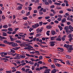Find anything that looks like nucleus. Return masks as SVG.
<instances>
[{
	"label": "nucleus",
	"instance_id": "f257e3e1",
	"mask_svg": "<svg viewBox=\"0 0 73 73\" xmlns=\"http://www.w3.org/2000/svg\"><path fill=\"white\" fill-rule=\"evenodd\" d=\"M13 42H8V44H9V45L11 44H12V46L13 47H15L18 46L17 43H13Z\"/></svg>",
	"mask_w": 73,
	"mask_h": 73
},
{
	"label": "nucleus",
	"instance_id": "f03ea898",
	"mask_svg": "<svg viewBox=\"0 0 73 73\" xmlns=\"http://www.w3.org/2000/svg\"><path fill=\"white\" fill-rule=\"evenodd\" d=\"M64 29L65 31H66V33H71V31H69V28L68 26L64 27Z\"/></svg>",
	"mask_w": 73,
	"mask_h": 73
},
{
	"label": "nucleus",
	"instance_id": "7ed1b4c3",
	"mask_svg": "<svg viewBox=\"0 0 73 73\" xmlns=\"http://www.w3.org/2000/svg\"><path fill=\"white\" fill-rule=\"evenodd\" d=\"M55 42L56 41H51L50 42V46L52 47L54 46L55 45V44L54 43H55Z\"/></svg>",
	"mask_w": 73,
	"mask_h": 73
},
{
	"label": "nucleus",
	"instance_id": "20e7f679",
	"mask_svg": "<svg viewBox=\"0 0 73 73\" xmlns=\"http://www.w3.org/2000/svg\"><path fill=\"white\" fill-rule=\"evenodd\" d=\"M72 35L71 34H69V35L68 36V37L70 39L69 40L70 41V42H71V40L73 39V38H72V37L71 36Z\"/></svg>",
	"mask_w": 73,
	"mask_h": 73
},
{
	"label": "nucleus",
	"instance_id": "39448f33",
	"mask_svg": "<svg viewBox=\"0 0 73 73\" xmlns=\"http://www.w3.org/2000/svg\"><path fill=\"white\" fill-rule=\"evenodd\" d=\"M55 40L57 41H60L61 40V37L60 36H58V38H57Z\"/></svg>",
	"mask_w": 73,
	"mask_h": 73
},
{
	"label": "nucleus",
	"instance_id": "423d86ee",
	"mask_svg": "<svg viewBox=\"0 0 73 73\" xmlns=\"http://www.w3.org/2000/svg\"><path fill=\"white\" fill-rule=\"evenodd\" d=\"M50 69H46L44 71V73H50Z\"/></svg>",
	"mask_w": 73,
	"mask_h": 73
},
{
	"label": "nucleus",
	"instance_id": "0eeeda50",
	"mask_svg": "<svg viewBox=\"0 0 73 73\" xmlns=\"http://www.w3.org/2000/svg\"><path fill=\"white\" fill-rule=\"evenodd\" d=\"M52 27L50 25H49L48 26H46V28L48 29H50L51 28H52Z\"/></svg>",
	"mask_w": 73,
	"mask_h": 73
},
{
	"label": "nucleus",
	"instance_id": "6e6552de",
	"mask_svg": "<svg viewBox=\"0 0 73 73\" xmlns=\"http://www.w3.org/2000/svg\"><path fill=\"white\" fill-rule=\"evenodd\" d=\"M7 38L5 37L4 36H1V38H0V40L1 41H2V39H4V40H6L7 39Z\"/></svg>",
	"mask_w": 73,
	"mask_h": 73
},
{
	"label": "nucleus",
	"instance_id": "1a4fd4ad",
	"mask_svg": "<svg viewBox=\"0 0 73 73\" xmlns=\"http://www.w3.org/2000/svg\"><path fill=\"white\" fill-rule=\"evenodd\" d=\"M57 72V70L56 69H54L52 70L51 73H56Z\"/></svg>",
	"mask_w": 73,
	"mask_h": 73
},
{
	"label": "nucleus",
	"instance_id": "9d476101",
	"mask_svg": "<svg viewBox=\"0 0 73 73\" xmlns=\"http://www.w3.org/2000/svg\"><path fill=\"white\" fill-rule=\"evenodd\" d=\"M26 56H25V54H22V55H21L20 56V57L21 58H24Z\"/></svg>",
	"mask_w": 73,
	"mask_h": 73
},
{
	"label": "nucleus",
	"instance_id": "9b49d317",
	"mask_svg": "<svg viewBox=\"0 0 73 73\" xmlns=\"http://www.w3.org/2000/svg\"><path fill=\"white\" fill-rule=\"evenodd\" d=\"M72 46L71 45H70V46H69H69H68V47H69V50H73V48H72Z\"/></svg>",
	"mask_w": 73,
	"mask_h": 73
},
{
	"label": "nucleus",
	"instance_id": "f8f14e48",
	"mask_svg": "<svg viewBox=\"0 0 73 73\" xmlns=\"http://www.w3.org/2000/svg\"><path fill=\"white\" fill-rule=\"evenodd\" d=\"M22 9V7L21 6H19L16 9L19 10L21 9Z\"/></svg>",
	"mask_w": 73,
	"mask_h": 73
},
{
	"label": "nucleus",
	"instance_id": "ddd939ff",
	"mask_svg": "<svg viewBox=\"0 0 73 73\" xmlns=\"http://www.w3.org/2000/svg\"><path fill=\"white\" fill-rule=\"evenodd\" d=\"M9 37H10V38L11 41H14L15 40V39H14V38L12 37V35L9 36Z\"/></svg>",
	"mask_w": 73,
	"mask_h": 73
},
{
	"label": "nucleus",
	"instance_id": "4468645a",
	"mask_svg": "<svg viewBox=\"0 0 73 73\" xmlns=\"http://www.w3.org/2000/svg\"><path fill=\"white\" fill-rule=\"evenodd\" d=\"M57 37L56 36H52L50 38V40H54Z\"/></svg>",
	"mask_w": 73,
	"mask_h": 73
},
{
	"label": "nucleus",
	"instance_id": "2eb2a0df",
	"mask_svg": "<svg viewBox=\"0 0 73 73\" xmlns=\"http://www.w3.org/2000/svg\"><path fill=\"white\" fill-rule=\"evenodd\" d=\"M54 62H57V61L56 60L60 61L61 62L62 61V60H61L60 59L59 60V59H56V58H55V59H54Z\"/></svg>",
	"mask_w": 73,
	"mask_h": 73
},
{
	"label": "nucleus",
	"instance_id": "dca6fc26",
	"mask_svg": "<svg viewBox=\"0 0 73 73\" xmlns=\"http://www.w3.org/2000/svg\"><path fill=\"white\" fill-rule=\"evenodd\" d=\"M66 21V19L65 18H64L62 20V23H64Z\"/></svg>",
	"mask_w": 73,
	"mask_h": 73
},
{
	"label": "nucleus",
	"instance_id": "f3484780",
	"mask_svg": "<svg viewBox=\"0 0 73 73\" xmlns=\"http://www.w3.org/2000/svg\"><path fill=\"white\" fill-rule=\"evenodd\" d=\"M3 59L4 60H5V61H4V62H7L8 61H9V59L7 58H3Z\"/></svg>",
	"mask_w": 73,
	"mask_h": 73
},
{
	"label": "nucleus",
	"instance_id": "a211bd4d",
	"mask_svg": "<svg viewBox=\"0 0 73 73\" xmlns=\"http://www.w3.org/2000/svg\"><path fill=\"white\" fill-rule=\"evenodd\" d=\"M55 34V32L54 31H51V35H54Z\"/></svg>",
	"mask_w": 73,
	"mask_h": 73
},
{
	"label": "nucleus",
	"instance_id": "6ab92c4d",
	"mask_svg": "<svg viewBox=\"0 0 73 73\" xmlns=\"http://www.w3.org/2000/svg\"><path fill=\"white\" fill-rule=\"evenodd\" d=\"M58 27L60 29V30L61 31L63 29V27H61L60 26H58Z\"/></svg>",
	"mask_w": 73,
	"mask_h": 73
},
{
	"label": "nucleus",
	"instance_id": "aec40b11",
	"mask_svg": "<svg viewBox=\"0 0 73 73\" xmlns=\"http://www.w3.org/2000/svg\"><path fill=\"white\" fill-rule=\"evenodd\" d=\"M69 45L68 44L67 45L66 44H65L64 46V47L65 48H68L69 47Z\"/></svg>",
	"mask_w": 73,
	"mask_h": 73
},
{
	"label": "nucleus",
	"instance_id": "412c9836",
	"mask_svg": "<svg viewBox=\"0 0 73 73\" xmlns=\"http://www.w3.org/2000/svg\"><path fill=\"white\" fill-rule=\"evenodd\" d=\"M16 55H17L16 58H17L18 59H19L20 58V56H19L20 55V54H16Z\"/></svg>",
	"mask_w": 73,
	"mask_h": 73
},
{
	"label": "nucleus",
	"instance_id": "4be33fe9",
	"mask_svg": "<svg viewBox=\"0 0 73 73\" xmlns=\"http://www.w3.org/2000/svg\"><path fill=\"white\" fill-rule=\"evenodd\" d=\"M5 46H6V45L5 44H0V46L1 47H5Z\"/></svg>",
	"mask_w": 73,
	"mask_h": 73
},
{
	"label": "nucleus",
	"instance_id": "5701e85b",
	"mask_svg": "<svg viewBox=\"0 0 73 73\" xmlns=\"http://www.w3.org/2000/svg\"><path fill=\"white\" fill-rule=\"evenodd\" d=\"M8 30L9 31H12L13 30V29L12 28H10L8 29Z\"/></svg>",
	"mask_w": 73,
	"mask_h": 73
},
{
	"label": "nucleus",
	"instance_id": "b1692460",
	"mask_svg": "<svg viewBox=\"0 0 73 73\" xmlns=\"http://www.w3.org/2000/svg\"><path fill=\"white\" fill-rule=\"evenodd\" d=\"M8 27V25H4L3 26V28H7Z\"/></svg>",
	"mask_w": 73,
	"mask_h": 73
},
{
	"label": "nucleus",
	"instance_id": "393cba45",
	"mask_svg": "<svg viewBox=\"0 0 73 73\" xmlns=\"http://www.w3.org/2000/svg\"><path fill=\"white\" fill-rule=\"evenodd\" d=\"M35 27H36V28L38 27L39 26V24L38 23L35 24Z\"/></svg>",
	"mask_w": 73,
	"mask_h": 73
},
{
	"label": "nucleus",
	"instance_id": "a878e982",
	"mask_svg": "<svg viewBox=\"0 0 73 73\" xmlns=\"http://www.w3.org/2000/svg\"><path fill=\"white\" fill-rule=\"evenodd\" d=\"M51 67L52 68H55L56 66L54 64H52L51 65Z\"/></svg>",
	"mask_w": 73,
	"mask_h": 73
},
{
	"label": "nucleus",
	"instance_id": "bb28decb",
	"mask_svg": "<svg viewBox=\"0 0 73 73\" xmlns=\"http://www.w3.org/2000/svg\"><path fill=\"white\" fill-rule=\"evenodd\" d=\"M54 4H55L57 5H61V3H54Z\"/></svg>",
	"mask_w": 73,
	"mask_h": 73
},
{
	"label": "nucleus",
	"instance_id": "cd10ccee",
	"mask_svg": "<svg viewBox=\"0 0 73 73\" xmlns=\"http://www.w3.org/2000/svg\"><path fill=\"white\" fill-rule=\"evenodd\" d=\"M4 54V52H1L0 54L1 55V56L2 57H5V56L3 54Z\"/></svg>",
	"mask_w": 73,
	"mask_h": 73
},
{
	"label": "nucleus",
	"instance_id": "c85d7f7f",
	"mask_svg": "<svg viewBox=\"0 0 73 73\" xmlns=\"http://www.w3.org/2000/svg\"><path fill=\"white\" fill-rule=\"evenodd\" d=\"M39 14L40 15H41L44 14V13L42 12V11H40L39 12Z\"/></svg>",
	"mask_w": 73,
	"mask_h": 73
},
{
	"label": "nucleus",
	"instance_id": "c756f323",
	"mask_svg": "<svg viewBox=\"0 0 73 73\" xmlns=\"http://www.w3.org/2000/svg\"><path fill=\"white\" fill-rule=\"evenodd\" d=\"M50 33V31H48L46 32V34L48 36H49L50 35V34H49V33Z\"/></svg>",
	"mask_w": 73,
	"mask_h": 73
},
{
	"label": "nucleus",
	"instance_id": "7c9ffc66",
	"mask_svg": "<svg viewBox=\"0 0 73 73\" xmlns=\"http://www.w3.org/2000/svg\"><path fill=\"white\" fill-rule=\"evenodd\" d=\"M11 52L13 53H15V51L13 50V49H11Z\"/></svg>",
	"mask_w": 73,
	"mask_h": 73
},
{
	"label": "nucleus",
	"instance_id": "2f4dec72",
	"mask_svg": "<svg viewBox=\"0 0 73 73\" xmlns=\"http://www.w3.org/2000/svg\"><path fill=\"white\" fill-rule=\"evenodd\" d=\"M55 7V6L54 5H52L50 7V8L51 9H52L53 8H54Z\"/></svg>",
	"mask_w": 73,
	"mask_h": 73
},
{
	"label": "nucleus",
	"instance_id": "473e14b6",
	"mask_svg": "<svg viewBox=\"0 0 73 73\" xmlns=\"http://www.w3.org/2000/svg\"><path fill=\"white\" fill-rule=\"evenodd\" d=\"M3 35L4 36H7V33L3 32Z\"/></svg>",
	"mask_w": 73,
	"mask_h": 73
},
{
	"label": "nucleus",
	"instance_id": "72a5a7b5",
	"mask_svg": "<svg viewBox=\"0 0 73 73\" xmlns=\"http://www.w3.org/2000/svg\"><path fill=\"white\" fill-rule=\"evenodd\" d=\"M42 11L44 13H45L46 12V8L44 9Z\"/></svg>",
	"mask_w": 73,
	"mask_h": 73
},
{
	"label": "nucleus",
	"instance_id": "f704fd0d",
	"mask_svg": "<svg viewBox=\"0 0 73 73\" xmlns=\"http://www.w3.org/2000/svg\"><path fill=\"white\" fill-rule=\"evenodd\" d=\"M43 22H39V25L40 26H42V25L43 24Z\"/></svg>",
	"mask_w": 73,
	"mask_h": 73
},
{
	"label": "nucleus",
	"instance_id": "c9c22d12",
	"mask_svg": "<svg viewBox=\"0 0 73 73\" xmlns=\"http://www.w3.org/2000/svg\"><path fill=\"white\" fill-rule=\"evenodd\" d=\"M4 43H5V44H8V42H7V41L6 40H4Z\"/></svg>",
	"mask_w": 73,
	"mask_h": 73
},
{
	"label": "nucleus",
	"instance_id": "e433bc0d",
	"mask_svg": "<svg viewBox=\"0 0 73 73\" xmlns=\"http://www.w3.org/2000/svg\"><path fill=\"white\" fill-rule=\"evenodd\" d=\"M11 55H13V56H15L17 54V53H15V54H14L13 53H11Z\"/></svg>",
	"mask_w": 73,
	"mask_h": 73
},
{
	"label": "nucleus",
	"instance_id": "4c0bfd02",
	"mask_svg": "<svg viewBox=\"0 0 73 73\" xmlns=\"http://www.w3.org/2000/svg\"><path fill=\"white\" fill-rule=\"evenodd\" d=\"M23 19L24 20H27L28 19V18H27V17H24V18H23Z\"/></svg>",
	"mask_w": 73,
	"mask_h": 73
},
{
	"label": "nucleus",
	"instance_id": "58836bf2",
	"mask_svg": "<svg viewBox=\"0 0 73 73\" xmlns=\"http://www.w3.org/2000/svg\"><path fill=\"white\" fill-rule=\"evenodd\" d=\"M66 10L69 12H71V9H67Z\"/></svg>",
	"mask_w": 73,
	"mask_h": 73
},
{
	"label": "nucleus",
	"instance_id": "ea45409f",
	"mask_svg": "<svg viewBox=\"0 0 73 73\" xmlns=\"http://www.w3.org/2000/svg\"><path fill=\"white\" fill-rule=\"evenodd\" d=\"M34 34V32H33V33H30L29 34V35H30V36H31L32 35H33Z\"/></svg>",
	"mask_w": 73,
	"mask_h": 73
},
{
	"label": "nucleus",
	"instance_id": "a19ab883",
	"mask_svg": "<svg viewBox=\"0 0 73 73\" xmlns=\"http://www.w3.org/2000/svg\"><path fill=\"white\" fill-rule=\"evenodd\" d=\"M28 8H29V11H31L32 9V8L31 7H29Z\"/></svg>",
	"mask_w": 73,
	"mask_h": 73
},
{
	"label": "nucleus",
	"instance_id": "79ce46f5",
	"mask_svg": "<svg viewBox=\"0 0 73 73\" xmlns=\"http://www.w3.org/2000/svg\"><path fill=\"white\" fill-rule=\"evenodd\" d=\"M16 42L17 43H21V42L20 40H17Z\"/></svg>",
	"mask_w": 73,
	"mask_h": 73
},
{
	"label": "nucleus",
	"instance_id": "37998d69",
	"mask_svg": "<svg viewBox=\"0 0 73 73\" xmlns=\"http://www.w3.org/2000/svg\"><path fill=\"white\" fill-rule=\"evenodd\" d=\"M7 33L9 34H12V32L8 31L7 32Z\"/></svg>",
	"mask_w": 73,
	"mask_h": 73
},
{
	"label": "nucleus",
	"instance_id": "c03bdc74",
	"mask_svg": "<svg viewBox=\"0 0 73 73\" xmlns=\"http://www.w3.org/2000/svg\"><path fill=\"white\" fill-rule=\"evenodd\" d=\"M38 58L40 60H42V56H40L39 57H38Z\"/></svg>",
	"mask_w": 73,
	"mask_h": 73
},
{
	"label": "nucleus",
	"instance_id": "a18cd8bd",
	"mask_svg": "<svg viewBox=\"0 0 73 73\" xmlns=\"http://www.w3.org/2000/svg\"><path fill=\"white\" fill-rule=\"evenodd\" d=\"M21 70H23V71L25 72V68H22Z\"/></svg>",
	"mask_w": 73,
	"mask_h": 73
},
{
	"label": "nucleus",
	"instance_id": "49530a36",
	"mask_svg": "<svg viewBox=\"0 0 73 73\" xmlns=\"http://www.w3.org/2000/svg\"><path fill=\"white\" fill-rule=\"evenodd\" d=\"M6 72L7 73H12V71L11 70L8 71H6Z\"/></svg>",
	"mask_w": 73,
	"mask_h": 73
},
{
	"label": "nucleus",
	"instance_id": "de8ad7c7",
	"mask_svg": "<svg viewBox=\"0 0 73 73\" xmlns=\"http://www.w3.org/2000/svg\"><path fill=\"white\" fill-rule=\"evenodd\" d=\"M38 64H42V62L41 61H38Z\"/></svg>",
	"mask_w": 73,
	"mask_h": 73
},
{
	"label": "nucleus",
	"instance_id": "09e8293b",
	"mask_svg": "<svg viewBox=\"0 0 73 73\" xmlns=\"http://www.w3.org/2000/svg\"><path fill=\"white\" fill-rule=\"evenodd\" d=\"M56 9H57L59 10V9H61V8H60V7H56Z\"/></svg>",
	"mask_w": 73,
	"mask_h": 73
},
{
	"label": "nucleus",
	"instance_id": "8fccbe9b",
	"mask_svg": "<svg viewBox=\"0 0 73 73\" xmlns=\"http://www.w3.org/2000/svg\"><path fill=\"white\" fill-rule=\"evenodd\" d=\"M50 18V17H45V19H49Z\"/></svg>",
	"mask_w": 73,
	"mask_h": 73
},
{
	"label": "nucleus",
	"instance_id": "3c124183",
	"mask_svg": "<svg viewBox=\"0 0 73 73\" xmlns=\"http://www.w3.org/2000/svg\"><path fill=\"white\" fill-rule=\"evenodd\" d=\"M61 66V65L60 64H58V65H57V66L58 67H60Z\"/></svg>",
	"mask_w": 73,
	"mask_h": 73
},
{
	"label": "nucleus",
	"instance_id": "603ef678",
	"mask_svg": "<svg viewBox=\"0 0 73 73\" xmlns=\"http://www.w3.org/2000/svg\"><path fill=\"white\" fill-rule=\"evenodd\" d=\"M36 38L35 37L34 38H33V39H32L33 40V41H35L36 40Z\"/></svg>",
	"mask_w": 73,
	"mask_h": 73
},
{
	"label": "nucleus",
	"instance_id": "864d4df0",
	"mask_svg": "<svg viewBox=\"0 0 73 73\" xmlns=\"http://www.w3.org/2000/svg\"><path fill=\"white\" fill-rule=\"evenodd\" d=\"M61 18H58V21H61Z\"/></svg>",
	"mask_w": 73,
	"mask_h": 73
},
{
	"label": "nucleus",
	"instance_id": "5fc2aeb1",
	"mask_svg": "<svg viewBox=\"0 0 73 73\" xmlns=\"http://www.w3.org/2000/svg\"><path fill=\"white\" fill-rule=\"evenodd\" d=\"M7 31V29H1V31H3V32L4 31Z\"/></svg>",
	"mask_w": 73,
	"mask_h": 73
},
{
	"label": "nucleus",
	"instance_id": "6e6d98bb",
	"mask_svg": "<svg viewBox=\"0 0 73 73\" xmlns=\"http://www.w3.org/2000/svg\"><path fill=\"white\" fill-rule=\"evenodd\" d=\"M5 58H10L11 57L10 56H5V57H4Z\"/></svg>",
	"mask_w": 73,
	"mask_h": 73
},
{
	"label": "nucleus",
	"instance_id": "4d7b16f0",
	"mask_svg": "<svg viewBox=\"0 0 73 73\" xmlns=\"http://www.w3.org/2000/svg\"><path fill=\"white\" fill-rule=\"evenodd\" d=\"M30 60H31L32 61H35V60L33 58H32L30 59Z\"/></svg>",
	"mask_w": 73,
	"mask_h": 73
},
{
	"label": "nucleus",
	"instance_id": "13d9d810",
	"mask_svg": "<svg viewBox=\"0 0 73 73\" xmlns=\"http://www.w3.org/2000/svg\"><path fill=\"white\" fill-rule=\"evenodd\" d=\"M64 2L65 3H66H66H68V1H66V0H64Z\"/></svg>",
	"mask_w": 73,
	"mask_h": 73
},
{
	"label": "nucleus",
	"instance_id": "bf43d9fd",
	"mask_svg": "<svg viewBox=\"0 0 73 73\" xmlns=\"http://www.w3.org/2000/svg\"><path fill=\"white\" fill-rule=\"evenodd\" d=\"M2 18L3 19H5V17L4 15H3L2 16Z\"/></svg>",
	"mask_w": 73,
	"mask_h": 73
},
{
	"label": "nucleus",
	"instance_id": "052dcab7",
	"mask_svg": "<svg viewBox=\"0 0 73 73\" xmlns=\"http://www.w3.org/2000/svg\"><path fill=\"white\" fill-rule=\"evenodd\" d=\"M29 70H30V69H26L25 72L26 73H27V72H28V71H29Z\"/></svg>",
	"mask_w": 73,
	"mask_h": 73
},
{
	"label": "nucleus",
	"instance_id": "680f3d73",
	"mask_svg": "<svg viewBox=\"0 0 73 73\" xmlns=\"http://www.w3.org/2000/svg\"><path fill=\"white\" fill-rule=\"evenodd\" d=\"M69 28L70 30H71L72 28V26L71 25L69 26Z\"/></svg>",
	"mask_w": 73,
	"mask_h": 73
},
{
	"label": "nucleus",
	"instance_id": "e2e57ef3",
	"mask_svg": "<svg viewBox=\"0 0 73 73\" xmlns=\"http://www.w3.org/2000/svg\"><path fill=\"white\" fill-rule=\"evenodd\" d=\"M20 48V47H15V48L16 49H17V50L18 49H19Z\"/></svg>",
	"mask_w": 73,
	"mask_h": 73
},
{
	"label": "nucleus",
	"instance_id": "0e129e2a",
	"mask_svg": "<svg viewBox=\"0 0 73 73\" xmlns=\"http://www.w3.org/2000/svg\"><path fill=\"white\" fill-rule=\"evenodd\" d=\"M34 46L36 48L38 47V46L37 44H35L34 45Z\"/></svg>",
	"mask_w": 73,
	"mask_h": 73
},
{
	"label": "nucleus",
	"instance_id": "69168bd1",
	"mask_svg": "<svg viewBox=\"0 0 73 73\" xmlns=\"http://www.w3.org/2000/svg\"><path fill=\"white\" fill-rule=\"evenodd\" d=\"M37 63L36 62H35L34 64V66H37Z\"/></svg>",
	"mask_w": 73,
	"mask_h": 73
},
{
	"label": "nucleus",
	"instance_id": "338daca9",
	"mask_svg": "<svg viewBox=\"0 0 73 73\" xmlns=\"http://www.w3.org/2000/svg\"><path fill=\"white\" fill-rule=\"evenodd\" d=\"M37 13V11L36 10H34V13Z\"/></svg>",
	"mask_w": 73,
	"mask_h": 73
},
{
	"label": "nucleus",
	"instance_id": "774afa93",
	"mask_svg": "<svg viewBox=\"0 0 73 73\" xmlns=\"http://www.w3.org/2000/svg\"><path fill=\"white\" fill-rule=\"evenodd\" d=\"M28 72H29V73H33V72H32L31 70L28 71Z\"/></svg>",
	"mask_w": 73,
	"mask_h": 73
}]
</instances>
